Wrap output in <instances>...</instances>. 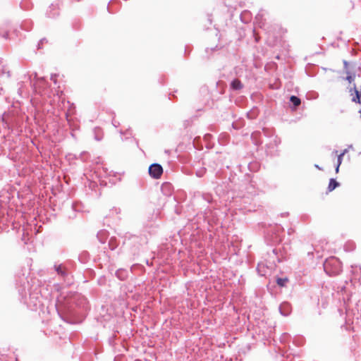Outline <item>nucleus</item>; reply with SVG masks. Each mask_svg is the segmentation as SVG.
<instances>
[{
    "mask_svg": "<svg viewBox=\"0 0 361 361\" xmlns=\"http://www.w3.org/2000/svg\"><path fill=\"white\" fill-rule=\"evenodd\" d=\"M16 286L24 302L37 307L40 304L39 281L33 276V273H20L17 276Z\"/></svg>",
    "mask_w": 361,
    "mask_h": 361,
    "instance_id": "obj_1",
    "label": "nucleus"
},
{
    "mask_svg": "<svg viewBox=\"0 0 361 361\" xmlns=\"http://www.w3.org/2000/svg\"><path fill=\"white\" fill-rule=\"evenodd\" d=\"M75 307L87 308V299L81 294L75 292L63 291L57 297L56 308L58 311H64L68 314L77 313Z\"/></svg>",
    "mask_w": 361,
    "mask_h": 361,
    "instance_id": "obj_2",
    "label": "nucleus"
},
{
    "mask_svg": "<svg viewBox=\"0 0 361 361\" xmlns=\"http://www.w3.org/2000/svg\"><path fill=\"white\" fill-rule=\"evenodd\" d=\"M346 316L348 317V320L346 321V329H349L348 326V321L352 320L353 325L358 324L359 319H361V302L358 301V302L356 303L355 307L352 310L346 309ZM355 326H352V329L354 331H355Z\"/></svg>",
    "mask_w": 361,
    "mask_h": 361,
    "instance_id": "obj_3",
    "label": "nucleus"
},
{
    "mask_svg": "<svg viewBox=\"0 0 361 361\" xmlns=\"http://www.w3.org/2000/svg\"><path fill=\"white\" fill-rule=\"evenodd\" d=\"M163 173V168L159 164H152L149 167V176L154 178L159 179L161 178Z\"/></svg>",
    "mask_w": 361,
    "mask_h": 361,
    "instance_id": "obj_4",
    "label": "nucleus"
},
{
    "mask_svg": "<svg viewBox=\"0 0 361 361\" xmlns=\"http://www.w3.org/2000/svg\"><path fill=\"white\" fill-rule=\"evenodd\" d=\"M59 6L58 4H51L46 11V16L49 18H54L59 16Z\"/></svg>",
    "mask_w": 361,
    "mask_h": 361,
    "instance_id": "obj_5",
    "label": "nucleus"
},
{
    "mask_svg": "<svg viewBox=\"0 0 361 361\" xmlns=\"http://www.w3.org/2000/svg\"><path fill=\"white\" fill-rule=\"evenodd\" d=\"M280 313L285 317L288 316L291 312V306L288 302H282L279 306Z\"/></svg>",
    "mask_w": 361,
    "mask_h": 361,
    "instance_id": "obj_6",
    "label": "nucleus"
},
{
    "mask_svg": "<svg viewBox=\"0 0 361 361\" xmlns=\"http://www.w3.org/2000/svg\"><path fill=\"white\" fill-rule=\"evenodd\" d=\"M97 237L99 241L104 244L109 238V232L106 230H101L97 233Z\"/></svg>",
    "mask_w": 361,
    "mask_h": 361,
    "instance_id": "obj_7",
    "label": "nucleus"
},
{
    "mask_svg": "<svg viewBox=\"0 0 361 361\" xmlns=\"http://www.w3.org/2000/svg\"><path fill=\"white\" fill-rule=\"evenodd\" d=\"M275 266L276 265H275L274 262H269V264H264L263 262H261L258 263L257 269V271H261L264 269L273 270L276 268Z\"/></svg>",
    "mask_w": 361,
    "mask_h": 361,
    "instance_id": "obj_8",
    "label": "nucleus"
},
{
    "mask_svg": "<svg viewBox=\"0 0 361 361\" xmlns=\"http://www.w3.org/2000/svg\"><path fill=\"white\" fill-rule=\"evenodd\" d=\"M350 95L352 96V102H360L359 98L360 97V92L357 90L355 87L353 88H350Z\"/></svg>",
    "mask_w": 361,
    "mask_h": 361,
    "instance_id": "obj_9",
    "label": "nucleus"
},
{
    "mask_svg": "<svg viewBox=\"0 0 361 361\" xmlns=\"http://www.w3.org/2000/svg\"><path fill=\"white\" fill-rule=\"evenodd\" d=\"M243 87V85L241 82V81L238 79H234L231 82V88L233 90H241Z\"/></svg>",
    "mask_w": 361,
    "mask_h": 361,
    "instance_id": "obj_10",
    "label": "nucleus"
},
{
    "mask_svg": "<svg viewBox=\"0 0 361 361\" xmlns=\"http://www.w3.org/2000/svg\"><path fill=\"white\" fill-rule=\"evenodd\" d=\"M119 242L116 237H111L108 243L109 248L114 250L118 246Z\"/></svg>",
    "mask_w": 361,
    "mask_h": 361,
    "instance_id": "obj_11",
    "label": "nucleus"
},
{
    "mask_svg": "<svg viewBox=\"0 0 361 361\" xmlns=\"http://www.w3.org/2000/svg\"><path fill=\"white\" fill-rule=\"evenodd\" d=\"M338 185L339 183L334 178H331L328 185V190L331 192Z\"/></svg>",
    "mask_w": 361,
    "mask_h": 361,
    "instance_id": "obj_12",
    "label": "nucleus"
},
{
    "mask_svg": "<svg viewBox=\"0 0 361 361\" xmlns=\"http://www.w3.org/2000/svg\"><path fill=\"white\" fill-rule=\"evenodd\" d=\"M290 102L293 104V106H294L295 107H296V106H299V105L300 104V103H301V102H300V98H298V97H296V96H294V95H293V96H291V97H290Z\"/></svg>",
    "mask_w": 361,
    "mask_h": 361,
    "instance_id": "obj_13",
    "label": "nucleus"
},
{
    "mask_svg": "<svg viewBox=\"0 0 361 361\" xmlns=\"http://www.w3.org/2000/svg\"><path fill=\"white\" fill-rule=\"evenodd\" d=\"M54 271H66L68 268L67 267H66L63 264H58V263H56L54 266Z\"/></svg>",
    "mask_w": 361,
    "mask_h": 361,
    "instance_id": "obj_14",
    "label": "nucleus"
},
{
    "mask_svg": "<svg viewBox=\"0 0 361 361\" xmlns=\"http://www.w3.org/2000/svg\"><path fill=\"white\" fill-rule=\"evenodd\" d=\"M288 281L287 277L284 278H278L276 279L277 284L281 287H284L286 286V282Z\"/></svg>",
    "mask_w": 361,
    "mask_h": 361,
    "instance_id": "obj_15",
    "label": "nucleus"
},
{
    "mask_svg": "<svg viewBox=\"0 0 361 361\" xmlns=\"http://www.w3.org/2000/svg\"><path fill=\"white\" fill-rule=\"evenodd\" d=\"M336 262H337V260L334 258H331L330 259L326 260L325 262V263L324 264V271H326L328 269V267L331 263H336Z\"/></svg>",
    "mask_w": 361,
    "mask_h": 361,
    "instance_id": "obj_16",
    "label": "nucleus"
},
{
    "mask_svg": "<svg viewBox=\"0 0 361 361\" xmlns=\"http://www.w3.org/2000/svg\"><path fill=\"white\" fill-rule=\"evenodd\" d=\"M343 156H341V154H338V159H337V164H336V172L338 173V171H339V167L342 163V161H343Z\"/></svg>",
    "mask_w": 361,
    "mask_h": 361,
    "instance_id": "obj_17",
    "label": "nucleus"
},
{
    "mask_svg": "<svg viewBox=\"0 0 361 361\" xmlns=\"http://www.w3.org/2000/svg\"><path fill=\"white\" fill-rule=\"evenodd\" d=\"M116 276L120 280H124L125 278H126V276H124V274H126V272H118V271H116V272H114Z\"/></svg>",
    "mask_w": 361,
    "mask_h": 361,
    "instance_id": "obj_18",
    "label": "nucleus"
},
{
    "mask_svg": "<svg viewBox=\"0 0 361 361\" xmlns=\"http://www.w3.org/2000/svg\"><path fill=\"white\" fill-rule=\"evenodd\" d=\"M116 338V335L114 334L109 338V343L110 345L114 346L115 345V339Z\"/></svg>",
    "mask_w": 361,
    "mask_h": 361,
    "instance_id": "obj_19",
    "label": "nucleus"
},
{
    "mask_svg": "<svg viewBox=\"0 0 361 361\" xmlns=\"http://www.w3.org/2000/svg\"><path fill=\"white\" fill-rule=\"evenodd\" d=\"M272 255H273V256H271L270 254H269V257L270 258L276 257L277 259L278 262H280V258L277 256L276 249H274L272 250Z\"/></svg>",
    "mask_w": 361,
    "mask_h": 361,
    "instance_id": "obj_20",
    "label": "nucleus"
},
{
    "mask_svg": "<svg viewBox=\"0 0 361 361\" xmlns=\"http://www.w3.org/2000/svg\"><path fill=\"white\" fill-rule=\"evenodd\" d=\"M98 283L99 285H104L106 283L105 276H102L98 279Z\"/></svg>",
    "mask_w": 361,
    "mask_h": 361,
    "instance_id": "obj_21",
    "label": "nucleus"
},
{
    "mask_svg": "<svg viewBox=\"0 0 361 361\" xmlns=\"http://www.w3.org/2000/svg\"><path fill=\"white\" fill-rule=\"evenodd\" d=\"M288 334L285 333V334H283L280 338V340H281V342H285L286 340L288 338Z\"/></svg>",
    "mask_w": 361,
    "mask_h": 361,
    "instance_id": "obj_22",
    "label": "nucleus"
},
{
    "mask_svg": "<svg viewBox=\"0 0 361 361\" xmlns=\"http://www.w3.org/2000/svg\"><path fill=\"white\" fill-rule=\"evenodd\" d=\"M354 76L350 75V73L348 71V75L346 77V80H348L349 82H351L354 80Z\"/></svg>",
    "mask_w": 361,
    "mask_h": 361,
    "instance_id": "obj_23",
    "label": "nucleus"
},
{
    "mask_svg": "<svg viewBox=\"0 0 361 361\" xmlns=\"http://www.w3.org/2000/svg\"><path fill=\"white\" fill-rule=\"evenodd\" d=\"M70 272H65V271H63V272H58V274H60L62 278H64L66 276H67L68 275Z\"/></svg>",
    "mask_w": 361,
    "mask_h": 361,
    "instance_id": "obj_24",
    "label": "nucleus"
},
{
    "mask_svg": "<svg viewBox=\"0 0 361 361\" xmlns=\"http://www.w3.org/2000/svg\"><path fill=\"white\" fill-rule=\"evenodd\" d=\"M56 74L51 75V80L56 84Z\"/></svg>",
    "mask_w": 361,
    "mask_h": 361,
    "instance_id": "obj_25",
    "label": "nucleus"
},
{
    "mask_svg": "<svg viewBox=\"0 0 361 361\" xmlns=\"http://www.w3.org/2000/svg\"><path fill=\"white\" fill-rule=\"evenodd\" d=\"M326 273L328 274V276H330V277H333V276H336V274H337L338 272H333V271H331V272H326Z\"/></svg>",
    "mask_w": 361,
    "mask_h": 361,
    "instance_id": "obj_26",
    "label": "nucleus"
},
{
    "mask_svg": "<svg viewBox=\"0 0 361 361\" xmlns=\"http://www.w3.org/2000/svg\"><path fill=\"white\" fill-rule=\"evenodd\" d=\"M294 233H295L294 228H290L288 229V235H290L293 234Z\"/></svg>",
    "mask_w": 361,
    "mask_h": 361,
    "instance_id": "obj_27",
    "label": "nucleus"
},
{
    "mask_svg": "<svg viewBox=\"0 0 361 361\" xmlns=\"http://www.w3.org/2000/svg\"><path fill=\"white\" fill-rule=\"evenodd\" d=\"M262 18V16H260L259 14H258L257 16H256V21L257 23H259V26L262 27V25H260V23L259 22V18Z\"/></svg>",
    "mask_w": 361,
    "mask_h": 361,
    "instance_id": "obj_28",
    "label": "nucleus"
},
{
    "mask_svg": "<svg viewBox=\"0 0 361 361\" xmlns=\"http://www.w3.org/2000/svg\"><path fill=\"white\" fill-rule=\"evenodd\" d=\"M246 15H250V12L245 11L243 13H241V16H240L241 18H243V16H246Z\"/></svg>",
    "mask_w": 361,
    "mask_h": 361,
    "instance_id": "obj_29",
    "label": "nucleus"
},
{
    "mask_svg": "<svg viewBox=\"0 0 361 361\" xmlns=\"http://www.w3.org/2000/svg\"><path fill=\"white\" fill-rule=\"evenodd\" d=\"M347 152L348 149H345L340 154L343 157Z\"/></svg>",
    "mask_w": 361,
    "mask_h": 361,
    "instance_id": "obj_30",
    "label": "nucleus"
},
{
    "mask_svg": "<svg viewBox=\"0 0 361 361\" xmlns=\"http://www.w3.org/2000/svg\"><path fill=\"white\" fill-rule=\"evenodd\" d=\"M354 7V4L352 1H350V5L349 6V8L352 9Z\"/></svg>",
    "mask_w": 361,
    "mask_h": 361,
    "instance_id": "obj_31",
    "label": "nucleus"
},
{
    "mask_svg": "<svg viewBox=\"0 0 361 361\" xmlns=\"http://www.w3.org/2000/svg\"><path fill=\"white\" fill-rule=\"evenodd\" d=\"M44 41H46V39H41V40H40V42H39V44H38V45H39V47L40 46V44H42L43 43H44Z\"/></svg>",
    "mask_w": 361,
    "mask_h": 361,
    "instance_id": "obj_32",
    "label": "nucleus"
},
{
    "mask_svg": "<svg viewBox=\"0 0 361 361\" xmlns=\"http://www.w3.org/2000/svg\"><path fill=\"white\" fill-rule=\"evenodd\" d=\"M83 255L86 256V255H87V252H83L80 255V256L79 257V258L80 259L81 256H82V255Z\"/></svg>",
    "mask_w": 361,
    "mask_h": 361,
    "instance_id": "obj_33",
    "label": "nucleus"
},
{
    "mask_svg": "<svg viewBox=\"0 0 361 361\" xmlns=\"http://www.w3.org/2000/svg\"><path fill=\"white\" fill-rule=\"evenodd\" d=\"M359 273H360V272H358V271L353 272V275H354V276H355H355H357L358 275V274H359Z\"/></svg>",
    "mask_w": 361,
    "mask_h": 361,
    "instance_id": "obj_34",
    "label": "nucleus"
},
{
    "mask_svg": "<svg viewBox=\"0 0 361 361\" xmlns=\"http://www.w3.org/2000/svg\"><path fill=\"white\" fill-rule=\"evenodd\" d=\"M315 167L319 170H322V169L317 164L315 165Z\"/></svg>",
    "mask_w": 361,
    "mask_h": 361,
    "instance_id": "obj_35",
    "label": "nucleus"
},
{
    "mask_svg": "<svg viewBox=\"0 0 361 361\" xmlns=\"http://www.w3.org/2000/svg\"><path fill=\"white\" fill-rule=\"evenodd\" d=\"M359 101H360V102H357V104H361V94H360V98H359Z\"/></svg>",
    "mask_w": 361,
    "mask_h": 361,
    "instance_id": "obj_36",
    "label": "nucleus"
},
{
    "mask_svg": "<svg viewBox=\"0 0 361 361\" xmlns=\"http://www.w3.org/2000/svg\"><path fill=\"white\" fill-rule=\"evenodd\" d=\"M166 186H169V185L168 183H164V184L163 185V187H166Z\"/></svg>",
    "mask_w": 361,
    "mask_h": 361,
    "instance_id": "obj_37",
    "label": "nucleus"
},
{
    "mask_svg": "<svg viewBox=\"0 0 361 361\" xmlns=\"http://www.w3.org/2000/svg\"><path fill=\"white\" fill-rule=\"evenodd\" d=\"M72 2H78V1H80V0H71Z\"/></svg>",
    "mask_w": 361,
    "mask_h": 361,
    "instance_id": "obj_38",
    "label": "nucleus"
},
{
    "mask_svg": "<svg viewBox=\"0 0 361 361\" xmlns=\"http://www.w3.org/2000/svg\"><path fill=\"white\" fill-rule=\"evenodd\" d=\"M263 131H264V133L265 135H267V130H266V129H263Z\"/></svg>",
    "mask_w": 361,
    "mask_h": 361,
    "instance_id": "obj_39",
    "label": "nucleus"
},
{
    "mask_svg": "<svg viewBox=\"0 0 361 361\" xmlns=\"http://www.w3.org/2000/svg\"><path fill=\"white\" fill-rule=\"evenodd\" d=\"M197 176H201V172L197 173Z\"/></svg>",
    "mask_w": 361,
    "mask_h": 361,
    "instance_id": "obj_40",
    "label": "nucleus"
},
{
    "mask_svg": "<svg viewBox=\"0 0 361 361\" xmlns=\"http://www.w3.org/2000/svg\"><path fill=\"white\" fill-rule=\"evenodd\" d=\"M197 176H201V172L197 173Z\"/></svg>",
    "mask_w": 361,
    "mask_h": 361,
    "instance_id": "obj_41",
    "label": "nucleus"
},
{
    "mask_svg": "<svg viewBox=\"0 0 361 361\" xmlns=\"http://www.w3.org/2000/svg\"><path fill=\"white\" fill-rule=\"evenodd\" d=\"M344 65H345V66H347L348 63L346 61H344Z\"/></svg>",
    "mask_w": 361,
    "mask_h": 361,
    "instance_id": "obj_42",
    "label": "nucleus"
},
{
    "mask_svg": "<svg viewBox=\"0 0 361 361\" xmlns=\"http://www.w3.org/2000/svg\"><path fill=\"white\" fill-rule=\"evenodd\" d=\"M117 271H123V269H118Z\"/></svg>",
    "mask_w": 361,
    "mask_h": 361,
    "instance_id": "obj_43",
    "label": "nucleus"
}]
</instances>
